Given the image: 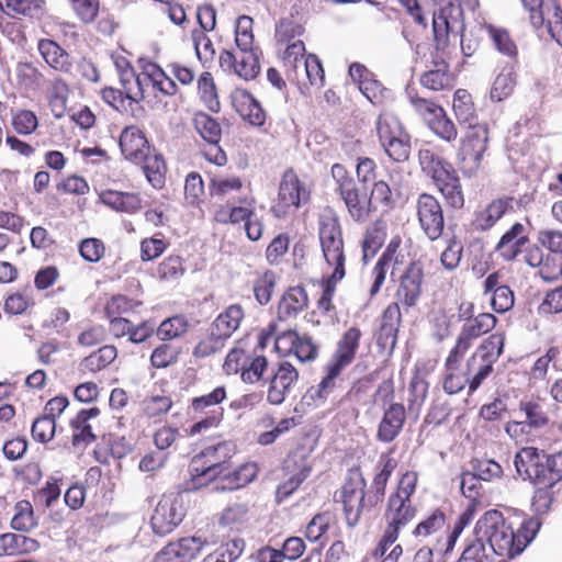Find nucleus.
<instances>
[{"instance_id":"f257e3e1","label":"nucleus","mask_w":562,"mask_h":562,"mask_svg":"<svg viewBox=\"0 0 562 562\" xmlns=\"http://www.w3.org/2000/svg\"><path fill=\"white\" fill-rule=\"evenodd\" d=\"M541 522L538 519L524 521L517 531L499 510H487L475 525V537L488 546L491 553L501 558L520 554L535 538Z\"/></svg>"},{"instance_id":"f03ea898","label":"nucleus","mask_w":562,"mask_h":562,"mask_svg":"<svg viewBox=\"0 0 562 562\" xmlns=\"http://www.w3.org/2000/svg\"><path fill=\"white\" fill-rule=\"evenodd\" d=\"M254 20L249 15H240L235 22V44L238 54L229 49L220 53L218 63L223 71L233 74L249 81L260 74L261 49L254 45Z\"/></svg>"},{"instance_id":"7ed1b4c3","label":"nucleus","mask_w":562,"mask_h":562,"mask_svg":"<svg viewBox=\"0 0 562 562\" xmlns=\"http://www.w3.org/2000/svg\"><path fill=\"white\" fill-rule=\"evenodd\" d=\"M504 336L493 334L487 337L467 362L463 375L449 373L443 382V390L457 394L469 384L470 392L480 387L482 382L492 373L494 363L498 360L504 348Z\"/></svg>"},{"instance_id":"20e7f679","label":"nucleus","mask_w":562,"mask_h":562,"mask_svg":"<svg viewBox=\"0 0 562 562\" xmlns=\"http://www.w3.org/2000/svg\"><path fill=\"white\" fill-rule=\"evenodd\" d=\"M432 31L437 49H445L451 40H459L463 55L471 57L477 44L463 37V10L459 0H441L432 14Z\"/></svg>"},{"instance_id":"39448f33","label":"nucleus","mask_w":562,"mask_h":562,"mask_svg":"<svg viewBox=\"0 0 562 562\" xmlns=\"http://www.w3.org/2000/svg\"><path fill=\"white\" fill-rule=\"evenodd\" d=\"M319 241L324 259L329 267H334V280H342L346 274L344 239L340 224L337 217L324 215L319 220Z\"/></svg>"},{"instance_id":"423d86ee","label":"nucleus","mask_w":562,"mask_h":562,"mask_svg":"<svg viewBox=\"0 0 562 562\" xmlns=\"http://www.w3.org/2000/svg\"><path fill=\"white\" fill-rule=\"evenodd\" d=\"M417 483V474L415 472H406L402 475L397 490L389 498L385 518L387 520L386 528L395 529L400 533V529L411 521L415 516V509L411 503V496L415 492Z\"/></svg>"},{"instance_id":"0eeeda50","label":"nucleus","mask_w":562,"mask_h":562,"mask_svg":"<svg viewBox=\"0 0 562 562\" xmlns=\"http://www.w3.org/2000/svg\"><path fill=\"white\" fill-rule=\"evenodd\" d=\"M366 480L359 468L348 471L341 488L335 493V501L341 502L349 527H355L366 504Z\"/></svg>"},{"instance_id":"6e6552de","label":"nucleus","mask_w":562,"mask_h":562,"mask_svg":"<svg viewBox=\"0 0 562 562\" xmlns=\"http://www.w3.org/2000/svg\"><path fill=\"white\" fill-rule=\"evenodd\" d=\"M467 126L468 132L462 140L459 156L463 173L471 177L480 169L487 149L488 130L486 124L477 122Z\"/></svg>"},{"instance_id":"1a4fd4ad","label":"nucleus","mask_w":562,"mask_h":562,"mask_svg":"<svg viewBox=\"0 0 562 562\" xmlns=\"http://www.w3.org/2000/svg\"><path fill=\"white\" fill-rule=\"evenodd\" d=\"M235 453L232 441H222L204 448L191 462V471L196 475L216 479L228 469V461Z\"/></svg>"},{"instance_id":"9d476101","label":"nucleus","mask_w":562,"mask_h":562,"mask_svg":"<svg viewBox=\"0 0 562 562\" xmlns=\"http://www.w3.org/2000/svg\"><path fill=\"white\" fill-rule=\"evenodd\" d=\"M267 391V401L271 405H281L291 394L299 381V371L288 361H280L271 370Z\"/></svg>"},{"instance_id":"9b49d317","label":"nucleus","mask_w":562,"mask_h":562,"mask_svg":"<svg viewBox=\"0 0 562 562\" xmlns=\"http://www.w3.org/2000/svg\"><path fill=\"white\" fill-rule=\"evenodd\" d=\"M417 216L423 232L430 240H437L443 232V211L439 201L431 194L422 193L417 199Z\"/></svg>"},{"instance_id":"f8f14e48","label":"nucleus","mask_w":562,"mask_h":562,"mask_svg":"<svg viewBox=\"0 0 562 562\" xmlns=\"http://www.w3.org/2000/svg\"><path fill=\"white\" fill-rule=\"evenodd\" d=\"M184 513L176 497L164 496L150 518L153 531L158 536L170 533L183 519Z\"/></svg>"},{"instance_id":"ddd939ff","label":"nucleus","mask_w":562,"mask_h":562,"mask_svg":"<svg viewBox=\"0 0 562 562\" xmlns=\"http://www.w3.org/2000/svg\"><path fill=\"white\" fill-rule=\"evenodd\" d=\"M306 199L307 192L301 187L296 175L291 170L286 171L280 182L278 201L272 211L277 217L285 216L292 209H297L301 201Z\"/></svg>"},{"instance_id":"4468645a","label":"nucleus","mask_w":562,"mask_h":562,"mask_svg":"<svg viewBox=\"0 0 562 562\" xmlns=\"http://www.w3.org/2000/svg\"><path fill=\"white\" fill-rule=\"evenodd\" d=\"M424 270L419 262H412L407 266L400 278V285L396 291L398 302L407 308L417 304L422 293Z\"/></svg>"},{"instance_id":"2eb2a0df","label":"nucleus","mask_w":562,"mask_h":562,"mask_svg":"<svg viewBox=\"0 0 562 562\" xmlns=\"http://www.w3.org/2000/svg\"><path fill=\"white\" fill-rule=\"evenodd\" d=\"M401 322L402 315L398 303H391L382 314L381 325L376 334V345L381 351L393 352Z\"/></svg>"},{"instance_id":"dca6fc26","label":"nucleus","mask_w":562,"mask_h":562,"mask_svg":"<svg viewBox=\"0 0 562 562\" xmlns=\"http://www.w3.org/2000/svg\"><path fill=\"white\" fill-rule=\"evenodd\" d=\"M361 336L362 333L360 328L356 326L347 329L338 340L336 349L328 363L342 370L350 366L356 358L357 350L359 349Z\"/></svg>"},{"instance_id":"f3484780","label":"nucleus","mask_w":562,"mask_h":562,"mask_svg":"<svg viewBox=\"0 0 562 562\" xmlns=\"http://www.w3.org/2000/svg\"><path fill=\"white\" fill-rule=\"evenodd\" d=\"M539 462L537 464V477L531 479L533 485L554 486L562 480V451L553 454L544 450L539 452Z\"/></svg>"},{"instance_id":"a211bd4d","label":"nucleus","mask_w":562,"mask_h":562,"mask_svg":"<svg viewBox=\"0 0 562 562\" xmlns=\"http://www.w3.org/2000/svg\"><path fill=\"white\" fill-rule=\"evenodd\" d=\"M406 419V411L403 404L392 403L385 408L379 424L376 439L381 442H392L402 431Z\"/></svg>"},{"instance_id":"6ab92c4d","label":"nucleus","mask_w":562,"mask_h":562,"mask_svg":"<svg viewBox=\"0 0 562 562\" xmlns=\"http://www.w3.org/2000/svg\"><path fill=\"white\" fill-rule=\"evenodd\" d=\"M120 148L124 157L140 164L149 153L148 142L144 133L136 126H127L120 136Z\"/></svg>"},{"instance_id":"aec40b11","label":"nucleus","mask_w":562,"mask_h":562,"mask_svg":"<svg viewBox=\"0 0 562 562\" xmlns=\"http://www.w3.org/2000/svg\"><path fill=\"white\" fill-rule=\"evenodd\" d=\"M530 14L533 27L547 26L553 38L562 31V9L557 0H543Z\"/></svg>"},{"instance_id":"412c9836","label":"nucleus","mask_w":562,"mask_h":562,"mask_svg":"<svg viewBox=\"0 0 562 562\" xmlns=\"http://www.w3.org/2000/svg\"><path fill=\"white\" fill-rule=\"evenodd\" d=\"M233 104L238 114L254 126H262L266 113L258 100L245 89H236L232 93Z\"/></svg>"},{"instance_id":"4be33fe9","label":"nucleus","mask_w":562,"mask_h":562,"mask_svg":"<svg viewBox=\"0 0 562 562\" xmlns=\"http://www.w3.org/2000/svg\"><path fill=\"white\" fill-rule=\"evenodd\" d=\"M528 241L525 225L517 222L503 234L495 250L505 261H512L521 254L522 247Z\"/></svg>"},{"instance_id":"5701e85b","label":"nucleus","mask_w":562,"mask_h":562,"mask_svg":"<svg viewBox=\"0 0 562 562\" xmlns=\"http://www.w3.org/2000/svg\"><path fill=\"white\" fill-rule=\"evenodd\" d=\"M514 198L502 196L492 200L483 210L475 212L473 224L477 231L491 229L508 211L513 210Z\"/></svg>"},{"instance_id":"b1692460","label":"nucleus","mask_w":562,"mask_h":562,"mask_svg":"<svg viewBox=\"0 0 562 562\" xmlns=\"http://www.w3.org/2000/svg\"><path fill=\"white\" fill-rule=\"evenodd\" d=\"M344 200L349 215L356 222L363 223L368 220L371 212V200L367 192L360 193L357 184L350 186L338 192Z\"/></svg>"},{"instance_id":"393cba45","label":"nucleus","mask_w":562,"mask_h":562,"mask_svg":"<svg viewBox=\"0 0 562 562\" xmlns=\"http://www.w3.org/2000/svg\"><path fill=\"white\" fill-rule=\"evenodd\" d=\"M37 48L46 64L53 69L68 74L72 63L69 54L53 40L38 41Z\"/></svg>"},{"instance_id":"a878e982","label":"nucleus","mask_w":562,"mask_h":562,"mask_svg":"<svg viewBox=\"0 0 562 562\" xmlns=\"http://www.w3.org/2000/svg\"><path fill=\"white\" fill-rule=\"evenodd\" d=\"M100 200L116 212L136 213L142 209V199L134 192L106 190L100 194Z\"/></svg>"},{"instance_id":"bb28decb","label":"nucleus","mask_w":562,"mask_h":562,"mask_svg":"<svg viewBox=\"0 0 562 562\" xmlns=\"http://www.w3.org/2000/svg\"><path fill=\"white\" fill-rule=\"evenodd\" d=\"M308 304V297L303 286L290 288L282 296L278 306V316L285 319L296 316L305 310Z\"/></svg>"},{"instance_id":"cd10ccee","label":"nucleus","mask_w":562,"mask_h":562,"mask_svg":"<svg viewBox=\"0 0 562 562\" xmlns=\"http://www.w3.org/2000/svg\"><path fill=\"white\" fill-rule=\"evenodd\" d=\"M226 398V389L217 386L207 394L193 397L189 405V415L199 418L201 415H209L212 411H224L220 404Z\"/></svg>"},{"instance_id":"c85d7f7f","label":"nucleus","mask_w":562,"mask_h":562,"mask_svg":"<svg viewBox=\"0 0 562 562\" xmlns=\"http://www.w3.org/2000/svg\"><path fill=\"white\" fill-rule=\"evenodd\" d=\"M256 476L255 464H244L233 472L223 473L214 485L215 491H235L246 486Z\"/></svg>"},{"instance_id":"c756f323","label":"nucleus","mask_w":562,"mask_h":562,"mask_svg":"<svg viewBox=\"0 0 562 562\" xmlns=\"http://www.w3.org/2000/svg\"><path fill=\"white\" fill-rule=\"evenodd\" d=\"M37 540L21 533H3L0 536V557L20 555L38 549Z\"/></svg>"},{"instance_id":"7c9ffc66","label":"nucleus","mask_w":562,"mask_h":562,"mask_svg":"<svg viewBox=\"0 0 562 562\" xmlns=\"http://www.w3.org/2000/svg\"><path fill=\"white\" fill-rule=\"evenodd\" d=\"M540 449L535 447H524L516 452L514 465L519 477L524 481L531 482L532 477H537V464L539 462Z\"/></svg>"},{"instance_id":"2f4dec72","label":"nucleus","mask_w":562,"mask_h":562,"mask_svg":"<svg viewBox=\"0 0 562 562\" xmlns=\"http://www.w3.org/2000/svg\"><path fill=\"white\" fill-rule=\"evenodd\" d=\"M243 318L244 311L241 306L238 304H233L215 318L211 327L213 330H215L216 335H222L223 337L229 338L239 327Z\"/></svg>"},{"instance_id":"473e14b6","label":"nucleus","mask_w":562,"mask_h":562,"mask_svg":"<svg viewBox=\"0 0 562 562\" xmlns=\"http://www.w3.org/2000/svg\"><path fill=\"white\" fill-rule=\"evenodd\" d=\"M496 322L497 319L493 314L481 313L462 326L459 337L471 346L473 339L492 330Z\"/></svg>"},{"instance_id":"72a5a7b5","label":"nucleus","mask_w":562,"mask_h":562,"mask_svg":"<svg viewBox=\"0 0 562 562\" xmlns=\"http://www.w3.org/2000/svg\"><path fill=\"white\" fill-rule=\"evenodd\" d=\"M100 414L99 408L92 407L89 409H81L75 419L71 420V427L75 429L72 436V443L76 446L79 442L90 443L95 440L89 420Z\"/></svg>"},{"instance_id":"f704fd0d","label":"nucleus","mask_w":562,"mask_h":562,"mask_svg":"<svg viewBox=\"0 0 562 562\" xmlns=\"http://www.w3.org/2000/svg\"><path fill=\"white\" fill-rule=\"evenodd\" d=\"M516 86V74L513 64L506 65L494 80L491 99L501 102L508 98Z\"/></svg>"},{"instance_id":"c9c22d12","label":"nucleus","mask_w":562,"mask_h":562,"mask_svg":"<svg viewBox=\"0 0 562 562\" xmlns=\"http://www.w3.org/2000/svg\"><path fill=\"white\" fill-rule=\"evenodd\" d=\"M376 132L381 145L395 139L405 134L403 126L393 113H382L376 121Z\"/></svg>"},{"instance_id":"e433bc0d","label":"nucleus","mask_w":562,"mask_h":562,"mask_svg":"<svg viewBox=\"0 0 562 562\" xmlns=\"http://www.w3.org/2000/svg\"><path fill=\"white\" fill-rule=\"evenodd\" d=\"M240 206H228L223 207L220 211L216 212V221L221 223H232L237 224L243 221L245 223L248 221V218L254 217L252 211L249 209L251 203L254 202L250 198H243L239 200Z\"/></svg>"},{"instance_id":"4c0bfd02","label":"nucleus","mask_w":562,"mask_h":562,"mask_svg":"<svg viewBox=\"0 0 562 562\" xmlns=\"http://www.w3.org/2000/svg\"><path fill=\"white\" fill-rule=\"evenodd\" d=\"M452 106L454 115L461 125H468L476 122L471 95L467 90L459 89L454 92Z\"/></svg>"},{"instance_id":"58836bf2","label":"nucleus","mask_w":562,"mask_h":562,"mask_svg":"<svg viewBox=\"0 0 562 562\" xmlns=\"http://www.w3.org/2000/svg\"><path fill=\"white\" fill-rule=\"evenodd\" d=\"M116 355L117 351L114 346L105 345L99 348L97 351L89 355L88 357H86L81 361V367L83 370H88L90 372H98L104 369L110 363H112L116 358Z\"/></svg>"},{"instance_id":"ea45409f","label":"nucleus","mask_w":562,"mask_h":562,"mask_svg":"<svg viewBox=\"0 0 562 562\" xmlns=\"http://www.w3.org/2000/svg\"><path fill=\"white\" fill-rule=\"evenodd\" d=\"M420 83L424 88L439 91L450 86V76L448 65L442 60L436 63V69L426 71L420 77Z\"/></svg>"},{"instance_id":"a19ab883","label":"nucleus","mask_w":562,"mask_h":562,"mask_svg":"<svg viewBox=\"0 0 562 562\" xmlns=\"http://www.w3.org/2000/svg\"><path fill=\"white\" fill-rule=\"evenodd\" d=\"M519 413L524 415V420L529 426V429H540L549 423L543 406L537 402L521 401L519 404Z\"/></svg>"},{"instance_id":"79ce46f5","label":"nucleus","mask_w":562,"mask_h":562,"mask_svg":"<svg viewBox=\"0 0 562 562\" xmlns=\"http://www.w3.org/2000/svg\"><path fill=\"white\" fill-rule=\"evenodd\" d=\"M193 121L195 130L206 143L220 144L222 130L215 119L205 113H198Z\"/></svg>"},{"instance_id":"37998d69","label":"nucleus","mask_w":562,"mask_h":562,"mask_svg":"<svg viewBox=\"0 0 562 562\" xmlns=\"http://www.w3.org/2000/svg\"><path fill=\"white\" fill-rule=\"evenodd\" d=\"M486 32L493 42L495 48L503 55L509 58H516L517 56V46L515 42L512 40L509 33L502 27H497L494 25H487Z\"/></svg>"},{"instance_id":"c03bdc74","label":"nucleus","mask_w":562,"mask_h":562,"mask_svg":"<svg viewBox=\"0 0 562 562\" xmlns=\"http://www.w3.org/2000/svg\"><path fill=\"white\" fill-rule=\"evenodd\" d=\"M146 153V158L142 161L144 173L148 182L154 188H161L165 183L166 165L161 155L149 156Z\"/></svg>"},{"instance_id":"a18cd8bd","label":"nucleus","mask_w":562,"mask_h":562,"mask_svg":"<svg viewBox=\"0 0 562 562\" xmlns=\"http://www.w3.org/2000/svg\"><path fill=\"white\" fill-rule=\"evenodd\" d=\"M418 161L422 171L429 178L436 177L437 173L450 165L449 161L430 148L419 149Z\"/></svg>"},{"instance_id":"49530a36","label":"nucleus","mask_w":562,"mask_h":562,"mask_svg":"<svg viewBox=\"0 0 562 562\" xmlns=\"http://www.w3.org/2000/svg\"><path fill=\"white\" fill-rule=\"evenodd\" d=\"M36 526L33 506L29 501H20L14 506V515L11 519V527L19 531H30Z\"/></svg>"},{"instance_id":"de8ad7c7","label":"nucleus","mask_w":562,"mask_h":562,"mask_svg":"<svg viewBox=\"0 0 562 562\" xmlns=\"http://www.w3.org/2000/svg\"><path fill=\"white\" fill-rule=\"evenodd\" d=\"M384 237L385 233L380 223H374L368 227L362 241L364 261H368L369 258H372L376 254L383 245Z\"/></svg>"},{"instance_id":"09e8293b","label":"nucleus","mask_w":562,"mask_h":562,"mask_svg":"<svg viewBox=\"0 0 562 562\" xmlns=\"http://www.w3.org/2000/svg\"><path fill=\"white\" fill-rule=\"evenodd\" d=\"M428 126L438 137L446 142H452L458 136L457 127L447 116L445 110L435 117H429Z\"/></svg>"},{"instance_id":"8fccbe9b","label":"nucleus","mask_w":562,"mask_h":562,"mask_svg":"<svg viewBox=\"0 0 562 562\" xmlns=\"http://www.w3.org/2000/svg\"><path fill=\"white\" fill-rule=\"evenodd\" d=\"M206 33L203 31H192L191 34L196 57L202 64L211 63L215 57L214 45Z\"/></svg>"},{"instance_id":"3c124183","label":"nucleus","mask_w":562,"mask_h":562,"mask_svg":"<svg viewBox=\"0 0 562 562\" xmlns=\"http://www.w3.org/2000/svg\"><path fill=\"white\" fill-rule=\"evenodd\" d=\"M227 339L228 338L222 335H216L215 330L210 327L209 335L195 346L193 355L195 357L205 358L216 353L223 349Z\"/></svg>"},{"instance_id":"603ef678","label":"nucleus","mask_w":562,"mask_h":562,"mask_svg":"<svg viewBox=\"0 0 562 562\" xmlns=\"http://www.w3.org/2000/svg\"><path fill=\"white\" fill-rule=\"evenodd\" d=\"M407 97L413 105V108L416 110V112L423 116V119L426 121L427 125L429 124V117H435L437 114H440L443 110L440 105L436 104L434 101L417 95V93H414L412 90H407Z\"/></svg>"},{"instance_id":"864d4df0","label":"nucleus","mask_w":562,"mask_h":562,"mask_svg":"<svg viewBox=\"0 0 562 562\" xmlns=\"http://www.w3.org/2000/svg\"><path fill=\"white\" fill-rule=\"evenodd\" d=\"M387 156L395 162L408 160L411 155V143L406 134L382 145Z\"/></svg>"},{"instance_id":"5fc2aeb1","label":"nucleus","mask_w":562,"mask_h":562,"mask_svg":"<svg viewBox=\"0 0 562 562\" xmlns=\"http://www.w3.org/2000/svg\"><path fill=\"white\" fill-rule=\"evenodd\" d=\"M472 471L482 481L486 482L501 479L503 475L502 465L492 459L474 460L472 462Z\"/></svg>"},{"instance_id":"6e6d98bb","label":"nucleus","mask_w":562,"mask_h":562,"mask_svg":"<svg viewBox=\"0 0 562 562\" xmlns=\"http://www.w3.org/2000/svg\"><path fill=\"white\" fill-rule=\"evenodd\" d=\"M173 543L179 550L180 558H182L184 562H191L198 557V554L207 542L202 540L200 537L192 536L181 538Z\"/></svg>"},{"instance_id":"4d7b16f0","label":"nucleus","mask_w":562,"mask_h":562,"mask_svg":"<svg viewBox=\"0 0 562 562\" xmlns=\"http://www.w3.org/2000/svg\"><path fill=\"white\" fill-rule=\"evenodd\" d=\"M56 430V422L46 415L33 422L31 434L34 440L45 443L53 439Z\"/></svg>"},{"instance_id":"13d9d810","label":"nucleus","mask_w":562,"mask_h":562,"mask_svg":"<svg viewBox=\"0 0 562 562\" xmlns=\"http://www.w3.org/2000/svg\"><path fill=\"white\" fill-rule=\"evenodd\" d=\"M268 360L263 356L250 357L248 363L245 366L240 376L246 383H256L263 376V372L267 370Z\"/></svg>"},{"instance_id":"bf43d9fd","label":"nucleus","mask_w":562,"mask_h":562,"mask_svg":"<svg viewBox=\"0 0 562 562\" xmlns=\"http://www.w3.org/2000/svg\"><path fill=\"white\" fill-rule=\"evenodd\" d=\"M187 326V321L182 316H173L159 325L157 335L161 340L173 339L186 333Z\"/></svg>"},{"instance_id":"052dcab7","label":"nucleus","mask_w":562,"mask_h":562,"mask_svg":"<svg viewBox=\"0 0 562 562\" xmlns=\"http://www.w3.org/2000/svg\"><path fill=\"white\" fill-rule=\"evenodd\" d=\"M446 525L445 514L440 510H435L425 520L420 521L415 530L414 535L417 537H428L440 531Z\"/></svg>"},{"instance_id":"680f3d73","label":"nucleus","mask_w":562,"mask_h":562,"mask_svg":"<svg viewBox=\"0 0 562 562\" xmlns=\"http://www.w3.org/2000/svg\"><path fill=\"white\" fill-rule=\"evenodd\" d=\"M184 272L182 259L179 256H169L158 267L157 273L161 280L176 281Z\"/></svg>"},{"instance_id":"e2e57ef3","label":"nucleus","mask_w":562,"mask_h":562,"mask_svg":"<svg viewBox=\"0 0 562 562\" xmlns=\"http://www.w3.org/2000/svg\"><path fill=\"white\" fill-rule=\"evenodd\" d=\"M223 416L224 411H212L209 415H201L195 418L196 422L190 427L189 435L194 436L217 428L223 420Z\"/></svg>"},{"instance_id":"0e129e2a","label":"nucleus","mask_w":562,"mask_h":562,"mask_svg":"<svg viewBox=\"0 0 562 562\" xmlns=\"http://www.w3.org/2000/svg\"><path fill=\"white\" fill-rule=\"evenodd\" d=\"M12 125L16 133L30 135L37 128L38 121L32 111L20 110L13 114Z\"/></svg>"},{"instance_id":"69168bd1","label":"nucleus","mask_w":562,"mask_h":562,"mask_svg":"<svg viewBox=\"0 0 562 562\" xmlns=\"http://www.w3.org/2000/svg\"><path fill=\"white\" fill-rule=\"evenodd\" d=\"M243 187L241 180L237 177L213 178L209 190L212 196L223 198L233 191H238Z\"/></svg>"},{"instance_id":"338daca9","label":"nucleus","mask_w":562,"mask_h":562,"mask_svg":"<svg viewBox=\"0 0 562 562\" xmlns=\"http://www.w3.org/2000/svg\"><path fill=\"white\" fill-rule=\"evenodd\" d=\"M274 284L272 272H266L255 281L254 294L259 304L266 305L270 301Z\"/></svg>"},{"instance_id":"774afa93","label":"nucleus","mask_w":562,"mask_h":562,"mask_svg":"<svg viewBox=\"0 0 562 562\" xmlns=\"http://www.w3.org/2000/svg\"><path fill=\"white\" fill-rule=\"evenodd\" d=\"M104 251V245L98 238H86L79 245V252L88 262H98L103 257Z\"/></svg>"}]
</instances>
